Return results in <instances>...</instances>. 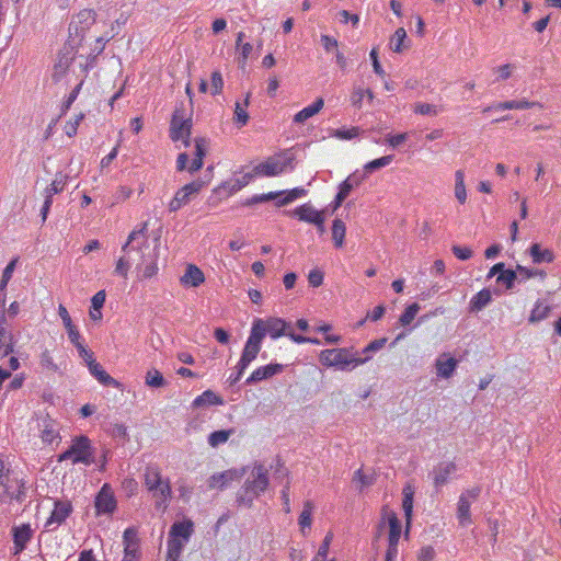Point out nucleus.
<instances>
[{"label": "nucleus", "instance_id": "f257e3e1", "mask_svg": "<svg viewBox=\"0 0 561 561\" xmlns=\"http://www.w3.org/2000/svg\"><path fill=\"white\" fill-rule=\"evenodd\" d=\"M144 484L156 500V506L167 508L172 497V489L169 478L162 476L157 465H149L145 468Z\"/></svg>", "mask_w": 561, "mask_h": 561}, {"label": "nucleus", "instance_id": "f03ea898", "mask_svg": "<svg viewBox=\"0 0 561 561\" xmlns=\"http://www.w3.org/2000/svg\"><path fill=\"white\" fill-rule=\"evenodd\" d=\"M147 224L145 222L140 229H134L122 247L124 255L118 257L115 264L114 274L127 279L130 270L129 253L134 250L142 253V249H149L148 238L146 236Z\"/></svg>", "mask_w": 561, "mask_h": 561}, {"label": "nucleus", "instance_id": "7ed1b4c3", "mask_svg": "<svg viewBox=\"0 0 561 561\" xmlns=\"http://www.w3.org/2000/svg\"><path fill=\"white\" fill-rule=\"evenodd\" d=\"M369 356L359 357L353 348H328L319 354V360L323 366L335 367L340 370H348L365 364Z\"/></svg>", "mask_w": 561, "mask_h": 561}, {"label": "nucleus", "instance_id": "20e7f679", "mask_svg": "<svg viewBox=\"0 0 561 561\" xmlns=\"http://www.w3.org/2000/svg\"><path fill=\"white\" fill-rule=\"evenodd\" d=\"M268 486L267 470L263 465H255L238 493L239 504L250 506Z\"/></svg>", "mask_w": 561, "mask_h": 561}, {"label": "nucleus", "instance_id": "39448f33", "mask_svg": "<svg viewBox=\"0 0 561 561\" xmlns=\"http://www.w3.org/2000/svg\"><path fill=\"white\" fill-rule=\"evenodd\" d=\"M194 531L190 519L175 522L169 531L167 561H179Z\"/></svg>", "mask_w": 561, "mask_h": 561}, {"label": "nucleus", "instance_id": "423d86ee", "mask_svg": "<svg viewBox=\"0 0 561 561\" xmlns=\"http://www.w3.org/2000/svg\"><path fill=\"white\" fill-rule=\"evenodd\" d=\"M70 460L72 465L82 463L90 466L94 462L91 440L84 436H76L67 450L58 456V461Z\"/></svg>", "mask_w": 561, "mask_h": 561}, {"label": "nucleus", "instance_id": "0eeeda50", "mask_svg": "<svg viewBox=\"0 0 561 561\" xmlns=\"http://www.w3.org/2000/svg\"><path fill=\"white\" fill-rule=\"evenodd\" d=\"M208 146L209 141L206 138H195L192 162L187 164L188 154L186 152H182L176 158V170L180 172L187 170L190 173H195L201 170L204 164V158L207 153Z\"/></svg>", "mask_w": 561, "mask_h": 561}, {"label": "nucleus", "instance_id": "6e6552de", "mask_svg": "<svg viewBox=\"0 0 561 561\" xmlns=\"http://www.w3.org/2000/svg\"><path fill=\"white\" fill-rule=\"evenodd\" d=\"M206 184L205 181L197 179L180 187L168 204L169 211L175 213L187 205L202 192Z\"/></svg>", "mask_w": 561, "mask_h": 561}, {"label": "nucleus", "instance_id": "1a4fd4ad", "mask_svg": "<svg viewBox=\"0 0 561 561\" xmlns=\"http://www.w3.org/2000/svg\"><path fill=\"white\" fill-rule=\"evenodd\" d=\"M481 488L473 486L465 490L457 503V519L460 526L467 527L472 524L471 505L480 496Z\"/></svg>", "mask_w": 561, "mask_h": 561}, {"label": "nucleus", "instance_id": "9d476101", "mask_svg": "<svg viewBox=\"0 0 561 561\" xmlns=\"http://www.w3.org/2000/svg\"><path fill=\"white\" fill-rule=\"evenodd\" d=\"M291 159L285 157L284 153H278L272 157H268L265 161L256 164L253 168L254 174L256 176H276L282 174L286 168L290 164Z\"/></svg>", "mask_w": 561, "mask_h": 561}, {"label": "nucleus", "instance_id": "9b49d317", "mask_svg": "<svg viewBox=\"0 0 561 561\" xmlns=\"http://www.w3.org/2000/svg\"><path fill=\"white\" fill-rule=\"evenodd\" d=\"M388 527V548L387 550L398 551V542L401 536V523L397 516V514L389 510L388 507H383L381 511V519L379 522V528Z\"/></svg>", "mask_w": 561, "mask_h": 561}, {"label": "nucleus", "instance_id": "f8f14e48", "mask_svg": "<svg viewBox=\"0 0 561 561\" xmlns=\"http://www.w3.org/2000/svg\"><path fill=\"white\" fill-rule=\"evenodd\" d=\"M264 336L257 324H252L250 335L244 344L240 360L241 368L249 367V365L257 357Z\"/></svg>", "mask_w": 561, "mask_h": 561}, {"label": "nucleus", "instance_id": "ddd939ff", "mask_svg": "<svg viewBox=\"0 0 561 561\" xmlns=\"http://www.w3.org/2000/svg\"><path fill=\"white\" fill-rule=\"evenodd\" d=\"M192 129V122L190 118H184L180 110H175L170 125V138L172 141H182L184 147L190 145V136Z\"/></svg>", "mask_w": 561, "mask_h": 561}, {"label": "nucleus", "instance_id": "4468645a", "mask_svg": "<svg viewBox=\"0 0 561 561\" xmlns=\"http://www.w3.org/2000/svg\"><path fill=\"white\" fill-rule=\"evenodd\" d=\"M252 324L259 325L264 337L268 335L273 340L286 336L288 330L290 329L289 323L277 317H270L267 319L256 318Z\"/></svg>", "mask_w": 561, "mask_h": 561}, {"label": "nucleus", "instance_id": "2eb2a0df", "mask_svg": "<svg viewBox=\"0 0 561 561\" xmlns=\"http://www.w3.org/2000/svg\"><path fill=\"white\" fill-rule=\"evenodd\" d=\"M23 482L19 474L9 476L0 481V503L19 500L23 493Z\"/></svg>", "mask_w": 561, "mask_h": 561}, {"label": "nucleus", "instance_id": "dca6fc26", "mask_svg": "<svg viewBox=\"0 0 561 561\" xmlns=\"http://www.w3.org/2000/svg\"><path fill=\"white\" fill-rule=\"evenodd\" d=\"M96 515L112 514L116 510L117 502L112 488L105 483L95 496L94 501Z\"/></svg>", "mask_w": 561, "mask_h": 561}, {"label": "nucleus", "instance_id": "f3484780", "mask_svg": "<svg viewBox=\"0 0 561 561\" xmlns=\"http://www.w3.org/2000/svg\"><path fill=\"white\" fill-rule=\"evenodd\" d=\"M96 21V12L93 9L80 10L69 24V32L82 36Z\"/></svg>", "mask_w": 561, "mask_h": 561}, {"label": "nucleus", "instance_id": "a211bd4d", "mask_svg": "<svg viewBox=\"0 0 561 561\" xmlns=\"http://www.w3.org/2000/svg\"><path fill=\"white\" fill-rule=\"evenodd\" d=\"M72 504L69 501H55L50 516L45 523L47 530H54L59 527L72 513Z\"/></svg>", "mask_w": 561, "mask_h": 561}, {"label": "nucleus", "instance_id": "6ab92c4d", "mask_svg": "<svg viewBox=\"0 0 561 561\" xmlns=\"http://www.w3.org/2000/svg\"><path fill=\"white\" fill-rule=\"evenodd\" d=\"M87 362L90 374L103 386L121 388V382L114 379L107 371L99 364L94 358L93 354L83 357Z\"/></svg>", "mask_w": 561, "mask_h": 561}, {"label": "nucleus", "instance_id": "aec40b11", "mask_svg": "<svg viewBox=\"0 0 561 561\" xmlns=\"http://www.w3.org/2000/svg\"><path fill=\"white\" fill-rule=\"evenodd\" d=\"M39 436L44 444H58L61 439L58 423L49 416L42 419L39 424Z\"/></svg>", "mask_w": 561, "mask_h": 561}, {"label": "nucleus", "instance_id": "412c9836", "mask_svg": "<svg viewBox=\"0 0 561 561\" xmlns=\"http://www.w3.org/2000/svg\"><path fill=\"white\" fill-rule=\"evenodd\" d=\"M291 215L297 217L300 221H305L308 224L319 225L321 222H324L323 211L317 210L309 203L296 207L291 211Z\"/></svg>", "mask_w": 561, "mask_h": 561}, {"label": "nucleus", "instance_id": "4be33fe9", "mask_svg": "<svg viewBox=\"0 0 561 561\" xmlns=\"http://www.w3.org/2000/svg\"><path fill=\"white\" fill-rule=\"evenodd\" d=\"M204 272L195 264H187L183 275L180 277V283L186 288H196L205 283Z\"/></svg>", "mask_w": 561, "mask_h": 561}, {"label": "nucleus", "instance_id": "5701e85b", "mask_svg": "<svg viewBox=\"0 0 561 561\" xmlns=\"http://www.w3.org/2000/svg\"><path fill=\"white\" fill-rule=\"evenodd\" d=\"M241 473L236 469H229L222 472L214 473L208 479V488L210 490H222L228 486L232 481L240 480Z\"/></svg>", "mask_w": 561, "mask_h": 561}, {"label": "nucleus", "instance_id": "b1692460", "mask_svg": "<svg viewBox=\"0 0 561 561\" xmlns=\"http://www.w3.org/2000/svg\"><path fill=\"white\" fill-rule=\"evenodd\" d=\"M458 366V360L448 353H443L435 360L436 375L439 378H450Z\"/></svg>", "mask_w": 561, "mask_h": 561}, {"label": "nucleus", "instance_id": "393cba45", "mask_svg": "<svg viewBox=\"0 0 561 561\" xmlns=\"http://www.w3.org/2000/svg\"><path fill=\"white\" fill-rule=\"evenodd\" d=\"M284 369L282 364H268L260 366L254 369L251 375L247 378L245 383L252 385L265 379H268L277 374H280Z\"/></svg>", "mask_w": 561, "mask_h": 561}, {"label": "nucleus", "instance_id": "a878e982", "mask_svg": "<svg viewBox=\"0 0 561 561\" xmlns=\"http://www.w3.org/2000/svg\"><path fill=\"white\" fill-rule=\"evenodd\" d=\"M32 538L30 525H22L13 528L14 554L22 552Z\"/></svg>", "mask_w": 561, "mask_h": 561}, {"label": "nucleus", "instance_id": "bb28decb", "mask_svg": "<svg viewBox=\"0 0 561 561\" xmlns=\"http://www.w3.org/2000/svg\"><path fill=\"white\" fill-rule=\"evenodd\" d=\"M456 471V465L453 461L439 463L433 471L435 486L446 484L453 473Z\"/></svg>", "mask_w": 561, "mask_h": 561}, {"label": "nucleus", "instance_id": "cd10ccee", "mask_svg": "<svg viewBox=\"0 0 561 561\" xmlns=\"http://www.w3.org/2000/svg\"><path fill=\"white\" fill-rule=\"evenodd\" d=\"M146 249H142L145 251ZM142 263L138 266L139 270V278L140 279H150L154 277L159 272L157 255H153L152 257L146 260L145 252L140 253Z\"/></svg>", "mask_w": 561, "mask_h": 561}, {"label": "nucleus", "instance_id": "c85d7f7f", "mask_svg": "<svg viewBox=\"0 0 561 561\" xmlns=\"http://www.w3.org/2000/svg\"><path fill=\"white\" fill-rule=\"evenodd\" d=\"M323 105L324 101L322 98L316 99V101L312 104L304 107L302 110L295 114L294 122L297 124L305 123L310 117L317 115L323 108Z\"/></svg>", "mask_w": 561, "mask_h": 561}, {"label": "nucleus", "instance_id": "c756f323", "mask_svg": "<svg viewBox=\"0 0 561 561\" xmlns=\"http://www.w3.org/2000/svg\"><path fill=\"white\" fill-rule=\"evenodd\" d=\"M536 102H530L527 100H512V101H505L496 103L492 106H489L484 108V112L496 110V111H504V110H528L536 106Z\"/></svg>", "mask_w": 561, "mask_h": 561}, {"label": "nucleus", "instance_id": "7c9ffc66", "mask_svg": "<svg viewBox=\"0 0 561 561\" xmlns=\"http://www.w3.org/2000/svg\"><path fill=\"white\" fill-rule=\"evenodd\" d=\"M529 255L535 264L551 263L554 260V253L550 249H542L539 243L530 245Z\"/></svg>", "mask_w": 561, "mask_h": 561}, {"label": "nucleus", "instance_id": "2f4dec72", "mask_svg": "<svg viewBox=\"0 0 561 561\" xmlns=\"http://www.w3.org/2000/svg\"><path fill=\"white\" fill-rule=\"evenodd\" d=\"M402 493H403L402 508L404 512L405 524H407L405 534L408 535L410 526H411V519H412L414 490L411 485H407L403 488Z\"/></svg>", "mask_w": 561, "mask_h": 561}, {"label": "nucleus", "instance_id": "473e14b6", "mask_svg": "<svg viewBox=\"0 0 561 561\" xmlns=\"http://www.w3.org/2000/svg\"><path fill=\"white\" fill-rule=\"evenodd\" d=\"M250 93L247 94L243 102L237 101L234 104L233 122L238 127H243L249 122L247 108L249 106Z\"/></svg>", "mask_w": 561, "mask_h": 561}, {"label": "nucleus", "instance_id": "72a5a7b5", "mask_svg": "<svg viewBox=\"0 0 561 561\" xmlns=\"http://www.w3.org/2000/svg\"><path fill=\"white\" fill-rule=\"evenodd\" d=\"M551 306L545 300H537L529 316V322H540L549 317Z\"/></svg>", "mask_w": 561, "mask_h": 561}, {"label": "nucleus", "instance_id": "f704fd0d", "mask_svg": "<svg viewBox=\"0 0 561 561\" xmlns=\"http://www.w3.org/2000/svg\"><path fill=\"white\" fill-rule=\"evenodd\" d=\"M66 184H67V175H64L61 173L56 174L53 182L44 190L45 199L53 201L54 195L62 192Z\"/></svg>", "mask_w": 561, "mask_h": 561}, {"label": "nucleus", "instance_id": "c9c22d12", "mask_svg": "<svg viewBox=\"0 0 561 561\" xmlns=\"http://www.w3.org/2000/svg\"><path fill=\"white\" fill-rule=\"evenodd\" d=\"M346 226L343 220L336 218L332 222V240L336 249L344 247Z\"/></svg>", "mask_w": 561, "mask_h": 561}, {"label": "nucleus", "instance_id": "e433bc0d", "mask_svg": "<svg viewBox=\"0 0 561 561\" xmlns=\"http://www.w3.org/2000/svg\"><path fill=\"white\" fill-rule=\"evenodd\" d=\"M65 329L67 331L70 342L77 347L80 355L82 357L89 355L91 352H89L85 348V345L77 327L75 324H70V327H65Z\"/></svg>", "mask_w": 561, "mask_h": 561}, {"label": "nucleus", "instance_id": "4c0bfd02", "mask_svg": "<svg viewBox=\"0 0 561 561\" xmlns=\"http://www.w3.org/2000/svg\"><path fill=\"white\" fill-rule=\"evenodd\" d=\"M407 41V31L403 27H399L396 30L393 35L390 37L389 41V48L393 53H402L405 48H408L407 45H404Z\"/></svg>", "mask_w": 561, "mask_h": 561}, {"label": "nucleus", "instance_id": "58836bf2", "mask_svg": "<svg viewBox=\"0 0 561 561\" xmlns=\"http://www.w3.org/2000/svg\"><path fill=\"white\" fill-rule=\"evenodd\" d=\"M455 197L462 205L467 202V190L465 184L463 170L455 172Z\"/></svg>", "mask_w": 561, "mask_h": 561}, {"label": "nucleus", "instance_id": "ea45409f", "mask_svg": "<svg viewBox=\"0 0 561 561\" xmlns=\"http://www.w3.org/2000/svg\"><path fill=\"white\" fill-rule=\"evenodd\" d=\"M312 512H313V504L311 501H306L304 503V508L299 515L298 524L300 526V529L302 533H305V529H309L312 524Z\"/></svg>", "mask_w": 561, "mask_h": 561}, {"label": "nucleus", "instance_id": "a19ab883", "mask_svg": "<svg viewBox=\"0 0 561 561\" xmlns=\"http://www.w3.org/2000/svg\"><path fill=\"white\" fill-rule=\"evenodd\" d=\"M491 298H492V296H491L490 290H488V289L480 290L472 297V299L470 301L471 310L479 311V310L483 309L491 301Z\"/></svg>", "mask_w": 561, "mask_h": 561}, {"label": "nucleus", "instance_id": "79ce46f5", "mask_svg": "<svg viewBox=\"0 0 561 561\" xmlns=\"http://www.w3.org/2000/svg\"><path fill=\"white\" fill-rule=\"evenodd\" d=\"M145 383L151 388H161L167 385V381L158 369L151 368L146 373Z\"/></svg>", "mask_w": 561, "mask_h": 561}, {"label": "nucleus", "instance_id": "37998d69", "mask_svg": "<svg viewBox=\"0 0 561 561\" xmlns=\"http://www.w3.org/2000/svg\"><path fill=\"white\" fill-rule=\"evenodd\" d=\"M233 430L215 431L209 434L208 444L214 448L218 447L219 445L225 444L233 434Z\"/></svg>", "mask_w": 561, "mask_h": 561}, {"label": "nucleus", "instance_id": "c03bdc74", "mask_svg": "<svg viewBox=\"0 0 561 561\" xmlns=\"http://www.w3.org/2000/svg\"><path fill=\"white\" fill-rule=\"evenodd\" d=\"M362 183V180L356 178L355 175H350L346 180H344L340 186H339V192L337 194L340 195V198H346L351 191L354 188V187H357L359 186Z\"/></svg>", "mask_w": 561, "mask_h": 561}, {"label": "nucleus", "instance_id": "a18cd8bd", "mask_svg": "<svg viewBox=\"0 0 561 561\" xmlns=\"http://www.w3.org/2000/svg\"><path fill=\"white\" fill-rule=\"evenodd\" d=\"M517 271L519 273V282H526L533 277H539L543 280L547 276L546 272L539 268H529L522 265H517Z\"/></svg>", "mask_w": 561, "mask_h": 561}, {"label": "nucleus", "instance_id": "49530a36", "mask_svg": "<svg viewBox=\"0 0 561 561\" xmlns=\"http://www.w3.org/2000/svg\"><path fill=\"white\" fill-rule=\"evenodd\" d=\"M362 133H363V130H362L360 127L353 126V127H350V128H339V129H335L332 133V136L337 138V139H341V140H351V139H354V138L358 137Z\"/></svg>", "mask_w": 561, "mask_h": 561}, {"label": "nucleus", "instance_id": "de8ad7c7", "mask_svg": "<svg viewBox=\"0 0 561 561\" xmlns=\"http://www.w3.org/2000/svg\"><path fill=\"white\" fill-rule=\"evenodd\" d=\"M392 161H393L392 154L383 156V157H380V158H377V159H374V160L367 162L364 165V170L367 173H371L378 169L389 165Z\"/></svg>", "mask_w": 561, "mask_h": 561}, {"label": "nucleus", "instance_id": "09e8293b", "mask_svg": "<svg viewBox=\"0 0 561 561\" xmlns=\"http://www.w3.org/2000/svg\"><path fill=\"white\" fill-rule=\"evenodd\" d=\"M421 307L416 302L408 306L399 318V322L401 323V325H409L415 319Z\"/></svg>", "mask_w": 561, "mask_h": 561}, {"label": "nucleus", "instance_id": "8fccbe9b", "mask_svg": "<svg viewBox=\"0 0 561 561\" xmlns=\"http://www.w3.org/2000/svg\"><path fill=\"white\" fill-rule=\"evenodd\" d=\"M365 88L360 85H354L351 95H350V102L353 107L360 110L363 107V102L366 99Z\"/></svg>", "mask_w": 561, "mask_h": 561}, {"label": "nucleus", "instance_id": "3c124183", "mask_svg": "<svg viewBox=\"0 0 561 561\" xmlns=\"http://www.w3.org/2000/svg\"><path fill=\"white\" fill-rule=\"evenodd\" d=\"M307 194V191L302 187H295L293 190H290L289 192L286 193V195L277 201L276 205L278 207L280 206H285L291 202H294L295 199L299 198V197H302Z\"/></svg>", "mask_w": 561, "mask_h": 561}, {"label": "nucleus", "instance_id": "603ef678", "mask_svg": "<svg viewBox=\"0 0 561 561\" xmlns=\"http://www.w3.org/2000/svg\"><path fill=\"white\" fill-rule=\"evenodd\" d=\"M413 112L419 115H430V116H437L439 113V110L436 105L417 102L413 106Z\"/></svg>", "mask_w": 561, "mask_h": 561}, {"label": "nucleus", "instance_id": "864d4df0", "mask_svg": "<svg viewBox=\"0 0 561 561\" xmlns=\"http://www.w3.org/2000/svg\"><path fill=\"white\" fill-rule=\"evenodd\" d=\"M332 540H333V534L331 531H329L325 535L321 546L319 547L317 556L314 557V559L312 561H317L318 559H323L327 561Z\"/></svg>", "mask_w": 561, "mask_h": 561}, {"label": "nucleus", "instance_id": "5fc2aeb1", "mask_svg": "<svg viewBox=\"0 0 561 561\" xmlns=\"http://www.w3.org/2000/svg\"><path fill=\"white\" fill-rule=\"evenodd\" d=\"M516 279L519 280V273H518L517 268L515 271L505 270L497 277V282H503L506 285V288H508V289H511L513 287L514 282Z\"/></svg>", "mask_w": 561, "mask_h": 561}, {"label": "nucleus", "instance_id": "6e6d98bb", "mask_svg": "<svg viewBox=\"0 0 561 561\" xmlns=\"http://www.w3.org/2000/svg\"><path fill=\"white\" fill-rule=\"evenodd\" d=\"M83 117H84V115L82 113H80V114L76 115L73 117V119H70L66 123L64 130L68 137H73L77 134L78 127H79L81 121L83 119Z\"/></svg>", "mask_w": 561, "mask_h": 561}, {"label": "nucleus", "instance_id": "4d7b16f0", "mask_svg": "<svg viewBox=\"0 0 561 561\" xmlns=\"http://www.w3.org/2000/svg\"><path fill=\"white\" fill-rule=\"evenodd\" d=\"M256 175L254 174L253 170H252V172H248V173L243 174L241 178H238L233 181V183L231 184L230 191L231 192L240 191L241 188L247 186L252 181V179Z\"/></svg>", "mask_w": 561, "mask_h": 561}, {"label": "nucleus", "instance_id": "13d9d810", "mask_svg": "<svg viewBox=\"0 0 561 561\" xmlns=\"http://www.w3.org/2000/svg\"><path fill=\"white\" fill-rule=\"evenodd\" d=\"M224 88L222 76L219 71H214L211 73V94L217 95L220 94Z\"/></svg>", "mask_w": 561, "mask_h": 561}, {"label": "nucleus", "instance_id": "bf43d9fd", "mask_svg": "<svg viewBox=\"0 0 561 561\" xmlns=\"http://www.w3.org/2000/svg\"><path fill=\"white\" fill-rule=\"evenodd\" d=\"M324 274L319 268L311 270L308 274V282L312 287H319L323 284Z\"/></svg>", "mask_w": 561, "mask_h": 561}, {"label": "nucleus", "instance_id": "052dcab7", "mask_svg": "<svg viewBox=\"0 0 561 561\" xmlns=\"http://www.w3.org/2000/svg\"><path fill=\"white\" fill-rule=\"evenodd\" d=\"M133 194V190L128 186L121 185L114 194V203H123Z\"/></svg>", "mask_w": 561, "mask_h": 561}, {"label": "nucleus", "instance_id": "680f3d73", "mask_svg": "<svg viewBox=\"0 0 561 561\" xmlns=\"http://www.w3.org/2000/svg\"><path fill=\"white\" fill-rule=\"evenodd\" d=\"M451 251L461 261L469 260L472 256V251L468 247L453 245Z\"/></svg>", "mask_w": 561, "mask_h": 561}, {"label": "nucleus", "instance_id": "e2e57ef3", "mask_svg": "<svg viewBox=\"0 0 561 561\" xmlns=\"http://www.w3.org/2000/svg\"><path fill=\"white\" fill-rule=\"evenodd\" d=\"M369 57L371 59V62H373V68H374V71L376 75H378L379 77H385V70L382 69L380 62H379V59H378V49L376 47H374L370 53H369Z\"/></svg>", "mask_w": 561, "mask_h": 561}, {"label": "nucleus", "instance_id": "0e129e2a", "mask_svg": "<svg viewBox=\"0 0 561 561\" xmlns=\"http://www.w3.org/2000/svg\"><path fill=\"white\" fill-rule=\"evenodd\" d=\"M408 139V133H401L396 135H388L386 141L392 148H397Z\"/></svg>", "mask_w": 561, "mask_h": 561}, {"label": "nucleus", "instance_id": "69168bd1", "mask_svg": "<svg viewBox=\"0 0 561 561\" xmlns=\"http://www.w3.org/2000/svg\"><path fill=\"white\" fill-rule=\"evenodd\" d=\"M514 66L511 64L502 65L494 69V72L497 73V80L503 81L508 79L512 76Z\"/></svg>", "mask_w": 561, "mask_h": 561}, {"label": "nucleus", "instance_id": "338daca9", "mask_svg": "<svg viewBox=\"0 0 561 561\" xmlns=\"http://www.w3.org/2000/svg\"><path fill=\"white\" fill-rule=\"evenodd\" d=\"M435 558V550L432 546H424L417 553V561H433Z\"/></svg>", "mask_w": 561, "mask_h": 561}, {"label": "nucleus", "instance_id": "774afa93", "mask_svg": "<svg viewBox=\"0 0 561 561\" xmlns=\"http://www.w3.org/2000/svg\"><path fill=\"white\" fill-rule=\"evenodd\" d=\"M138 557V546L127 545V547L124 548V557L122 561H137Z\"/></svg>", "mask_w": 561, "mask_h": 561}]
</instances>
